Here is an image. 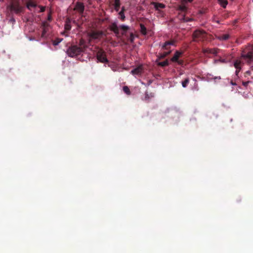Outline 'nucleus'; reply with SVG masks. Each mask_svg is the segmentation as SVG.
<instances>
[{
    "label": "nucleus",
    "instance_id": "1",
    "mask_svg": "<svg viewBox=\"0 0 253 253\" xmlns=\"http://www.w3.org/2000/svg\"><path fill=\"white\" fill-rule=\"evenodd\" d=\"M109 29L117 37H120V34L122 36L127 37V32L130 29V27L124 24L118 26L117 23L114 22L109 25Z\"/></svg>",
    "mask_w": 253,
    "mask_h": 253
},
{
    "label": "nucleus",
    "instance_id": "2",
    "mask_svg": "<svg viewBox=\"0 0 253 253\" xmlns=\"http://www.w3.org/2000/svg\"><path fill=\"white\" fill-rule=\"evenodd\" d=\"M241 57L248 64L253 65V45H249L246 47L242 51ZM251 69L253 70V65L252 66Z\"/></svg>",
    "mask_w": 253,
    "mask_h": 253
},
{
    "label": "nucleus",
    "instance_id": "3",
    "mask_svg": "<svg viewBox=\"0 0 253 253\" xmlns=\"http://www.w3.org/2000/svg\"><path fill=\"white\" fill-rule=\"evenodd\" d=\"M83 51L82 47H78V45H74L70 46L67 50V53L69 56L75 57L80 55Z\"/></svg>",
    "mask_w": 253,
    "mask_h": 253
},
{
    "label": "nucleus",
    "instance_id": "4",
    "mask_svg": "<svg viewBox=\"0 0 253 253\" xmlns=\"http://www.w3.org/2000/svg\"><path fill=\"white\" fill-rule=\"evenodd\" d=\"M206 37V33L204 30H195L192 35L193 41L194 42H199L204 40Z\"/></svg>",
    "mask_w": 253,
    "mask_h": 253
},
{
    "label": "nucleus",
    "instance_id": "5",
    "mask_svg": "<svg viewBox=\"0 0 253 253\" xmlns=\"http://www.w3.org/2000/svg\"><path fill=\"white\" fill-rule=\"evenodd\" d=\"M97 59L98 61L102 63H107L108 62V60L106 57V55L105 52L101 49H99L97 52L96 54Z\"/></svg>",
    "mask_w": 253,
    "mask_h": 253
},
{
    "label": "nucleus",
    "instance_id": "6",
    "mask_svg": "<svg viewBox=\"0 0 253 253\" xmlns=\"http://www.w3.org/2000/svg\"><path fill=\"white\" fill-rule=\"evenodd\" d=\"M103 35V32L102 31L92 30L88 33V37L93 40L100 39Z\"/></svg>",
    "mask_w": 253,
    "mask_h": 253
},
{
    "label": "nucleus",
    "instance_id": "7",
    "mask_svg": "<svg viewBox=\"0 0 253 253\" xmlns=\"http://www.w3.org/2000/svg\"><path fill=\"white\" fill-rule=\"evenodd\" d=\"M10 6L11 10L14 11L17 14L21 12L23 9V7L20 5L17 1L13 2L11 4Z\"/></svg>",
    "mask_w": 253,
    "mask_h": 253
},
{
    "label": "nucleus",
    "instance_id": "8",
    "mask_svg": "<svg viewBox=\"0 0 253 253\" xmlns=\"http://www.w3.org/2000/svg\"><path fill=\"white\" fill-rule=\"evenodd\" d=\"M74 10L78 11L80 14H82L84 10V3L79 1L76 2Z\"/></svg>",
    "mask_w": 253,
    "mask_h": 253
},
{
    "label": "nucleus",
    "instance_id": "9",
    "mask_svg": "<svg viewBox=\"0 0 253 253\" xmlns=\"http://www.w3.org/2000/svg\"><path fill=\"white\" fill-rule=\"evenodd\" d=\"M175 41L174 40H170L166 42L162 45V48L165 50L170 49V45H174Z\"/></svg>",
    "mask_w": 253,
    "mask_h": 253
},
{
    "label": "nucleus",
    "instance_id": "10",
    "mask_svg": "<svg viewBox=\"0 0 253 253\" xmlns=\"http://www.w3.org/2000/svg\"><path fill=\"white\" fill-rule=\"evenodd\" d=\"M219 49L217 48H205L203 49V51L204 53L212 54L216 55L218 53Z\"/></svg>",
    "mask_w": 253,
    "mask_h": 253
},
{
    "label": "nucleus",
    "instance_id": "11",
    "mask_svg": "<svg viewBox=\"0 0 253 253\" xmlns=\"http://www.w3.org/2000/svg\"><path fill=\"white\" fill-rule=\"evenodd\" d=\"M182 52L176 51L173 56L171 58V61L173 62L178 61L179 58L182 55Z\"/></svg>",
    "mask_w": 253,
    "mask_h": 253
},
{
    "label": "nucleus",
    "instance_id": "12",
    "mask_svg": "<svg viewBox=\"0 0 253 253\" xmlns=\"http://www.w3.org/2000/svg\"><path fill=\"white\" fill-rule=\"evenodd\" d=\"M234 65L236 69V74L238 75L241 69V61L240 60H236L234 62Z\"/></svg>",
    "mask_w": 253,
    "mask_h": 253
},
{
    "label": "nucleus",
    "instance_id": "13",
    "mask_svg": "<svg viewBox=\"0 0 253 253\" xmlns=\"http://www.w3.org/2000/svg\"><path fill=\"white\" fill-rule=\"evenodd\" d=\"M151 4L152 5H154L156 10L158 11H160L161 9H163L165 7V4L161 3L152 2Z\"/></svg>",
    "mask_w": 253,
    "mask_h": 253
},
{
    "label": "nucleus",
    "instance_id": "14",
    "mask_svg": "<svg viewBox=\"0 0 253 253\" xmlns=\"http://www.w3.org/2000/svg\"><path fill=\"white\" fill-rule=\"evenodd\" d=\"M142 66H140L133 70H132L131 71V73L133 75H139L142 72Z\"/></svg>",
    "mask_w": 253,
    "mask_h": 253
},
{
    "label": "nucleus",
    "instance_id": "15",
    "mask_svg": "<svg viewBox=\"0 0 253 253\" xmlns=\"http://www.w3.org/2000/svg\"><path fill=\"white\" fill-rule=\"evenodd\" d=\"M37 4L35 3V2L33 1V0H29L27 2L26 6L27 8L31 10L32 8H35L37 6Z\"/></svg>",
    "mask_w": 253,
    "mask_h": 253
},
{
    "label": "nucleus",
    "instance_id": "16",
    "mask_svg": "<svg viewBox=\"0 0 253 253\" xmlns=\"http://www.w3.org/2000/svg\"><path fill=\"white\" fill-rule=\"evenodd\" d=\"M78 47H82V51L84 52L85 48L86 47L85 42L83 39H81L79 42Z\"/></svg>",
    "mask_w": 253,
    "mask_h": 253
},
{
    "label": "nucleus",
    "instance_id": "17",
    "mask_svg": "<svg viewBox=\"0 0 253 253\" xmlns=\"http://www.w3.org/2000/svg\"><path fill=\"white\" fill-rule=\"evenodd\" d=\"M229 35L227 34L219 35L217 38L220 41H226L229 38Z\"/></svg>",
    "mask_w": 253,
    "mask_h": 253
},
{
    "label": "nucleus",
    "instance_id": "18",
    "mask_svg": "<svg viewBox=\"0 0 253 253\" xmlns=\"http://www.w3.org/2000/svg\"><path fill=\"white\" fill-rule=\"evenodd\" d=\"M70 22V20L69 18L66 19L64 26V28L66 31H70L71 30V25Z\"/></svg>",
    "mask_w": 253,
    "mask_h": 253
},
{
    "label": "nucleus",
    "instance_id": "19",
    "mask_svg": "<svg viewBox=\"0 0 253 253\" xmlns=\"http://www.w3.org/2000/svg\"><path fill=\"white\" fill-rule=\"evenodd\" d=\"M180 20L181 22H188L193 21V19L189 17H186L185 14L182 16L181 18H180Z\"/></svg>",
    "mask_w": 253,
    "mask_h": 253
},
{
    "label": "nucleus",
    "instance_id": "20",
    "mask_svg": "<svg viewBox=\"0 0 253 253\" xmlns=\"http://www.w3.org/2000/svg\"><path fill=\"white\" fill-rule=\"evenodd\" d=\"M120 0H115L114 2V8L116 11H118L120 7Z\"/></svg>",
    "mask_w": 253,
    "mask_h": 253
},
{
    "label": "nucleus",
    "instance_id": "21",
    "mask_svg": "<svg viewBox=\"0 0 253 253\" xmlns=\"http://www.w3.org/2000/svg\"><path fill=\"white\" fill-rule=\"evenodd\" d=\"M140 32H141V34L144 35H146L147 34L146 28L142 24H140Z\"/></svg>",
    "mask_w": 253,
    "mask_h": 253
},
{
    "label": "nucleus",
    "instance_id": "22",
    "mask_svg": "<svg viewBox=\"0 0 253 253\" xmlns=\"http://www.w3.org/2000/svg\"><path fill=\"white\" fill-rule=\"evenodd\" d=\"M157 65L161 67H165L169 65V63L168 60H166L163 62H159L157 63Z\"/></svg>",
    "mask_w": 253,
    "mask_h": 253
},
{
    "label": "nucleus",
    "instance_id": "23",
    "mask_svg": "<svg viewBox=\"0 0 253 253\" xmlns=\"http://www.w3.org/2000/svg\"><path fill=\"white\" fill-rule=\"evenodd\" d=\"M171 51H169L168 52H164L162 54H161L159 56V59H163L165 58L166 56L169 55Z\"/></svg>",
    "mask_w": 253,
    "mask_h": 253
},
{
    "label": "nucleus",
    "instance_id": "24",
    "mask_svg": "<svg viewBox=\"0 0 253 253\" xmlns=\"http://www.w3.org/2000/svg\"><path fill=\"white\" fill-rule=\"evenodd\" d=\"M153 96L154 95L152 93H149L147 91H146L145 93V100H148Z\"/></svg>",
    "mask_w": 253,
    "mask_h": 253
},
{
    "label": "nucleus",
    "instance_id": "25",
    "mask_svg": "<svg viewBox=\"0 0 253 253\" xmlns=\"http://www.w3.org/2000/svg\"><path fill=\"white\" fill-rule=\"evenodd\" d=\"M189 83V79L188 78H186L182 82L181 84L183 87H186Z\"/></svg>",
    "mask_w": 253,
    "mask_h": 253
},
{
    "label": "nucleus",
    "instance_id": "26",
    "mask_svg": "<svg viewBox=\"0 0 253 253\" xmlns=\"http://www.w3.org/2000/svg\"><path fill=\"white\" fill-rule=\"evenodd\" d=\"M219 3L223 8H225L227 4H228V1L227 0H219Z\"/></svg>",
    "mask_w": 253,
    "mask_h": 253
},
{
    "label": "nucleus",
    "instance_id": "27",
    "mask_svg": "<svg viewBox=\"0 0 253 253\" xmlns=\"http://www.w3.org/2000/svg\"><path fill=\"white\" fill-rule=\"evenodd\" d=\"M123 89L124 92L126 93L127 95H130L131 94V92L128 86H124Z\"/></svg>",
    "mask_w": 253,
    "mask_h": 253
},
{
    "label": "nucleus",
    "instance_id": "28",
    "mask_svg": "<svg viewBox=\"0 0 253 253\" xmlns=\"http://www.w3.org/2000/svg\"><path fill=\"white\" fill-rule=\"evenodd\" d=\"M119 18L122 21H124L126 18V16L125 15L124 12L123 11H120L119 13Z\"/></svg>",
    "mask_w": 253,
    "mask_h": 253
},
{
    "label": "nucleus",
    "instance_id": "29",
    "mask_svg": "<svg viewBox=\"0 0 253 253\" xmlns=\"http://www.w3.org/2000/svg\"><path fill=\"white\" fill-rule=\"evenodd\" d=\"M128 38V40L131 42H133L134 40V35L133 33L131 32L130 33L129 36L126 37Z\"/></svg>",
    "mask_w": 253,
    "mask_h": 253
},
{
    "label": "nucleus",
    "instance_id": "30",
    "mask_svg": "<svg viewBox=\"0 0 253 253\" xmlns=\"http://www.w3.org/2000/svg\"><path fill=\"white\" fill-rule=\"evenodd\" d=\"M61 41L62 39H57L53 41V44L54 45H57L61 42Z\"/></svg>",
    "mask_w": 253,
    "mask_h": 253
},
{
    "label": "nucleus",
    "instance_id": "31",
    "mask_svg": "<svg viewBox=\"0 0 253 253\" xmlns=\"http://www.w3.org/2000/svg\"><path fill=\"white\" fill-rule=\"evenodd\" d=\"M48 25H49L45 21L42 23V28L47 29V27L48 26Z\"/></svg>",
    "mask_w": 253,
    "mask_h": 253
},
{
    "label": "nucleus",
    "instance_id": "32",
    "mask_svg": "<svg viewBox=\"0 0 253 253\" xmlns=\"http://www.w3.org/2000/svg\"><path fill=\"white\" fill-rule=\"evenodd\" d=\"M218 62H220L221 63H225V60L224 59L220 58V59H219L218 60H214V63H217Z\"/></svg>",
    "mask_w": 253,
    "mask_h": 253
},
{
    "label": "nucleus",
    "instance_id": "33",
    "mask_svg": "<svg viewBox=\"0 0 253 253\" xmlns=\"http://www.w3.org/2000/svg\"><path fill=\"white\" fill-rule=\"evenodd\" d=\"M47 32V29L45 28H42V37H44L46 33Z\"/></svg>",
    "mask_w": 253,
    "mask_h": 253
},
{
    "label": "nucleus",
    "instance_id": "34",
    "mask_svg": "<svg viewBox=\"0 0 253 253\" xmlns=\"http://www.w3.org/2000/svg\"><path fill=\"white\" fill-rule=\"evenodd\" d=\"M251 83V81H247V82H243L242 84L245 86L247 87L249 83Z\"/></svg>",
    "mask_w": 253,
    "mask_h": 253
},
{
    "label": "nucleus",
    "instance_id": "35",
    "mask_svg": "<svg viewBox=\"0 0 253 253\" xmlns=\"http://www.w3.org/2000/svg\"><path fill=\"white\" fill-rule=\"evenodd\" d=\"M245 77H247L248 76H250L251 75V71H247L245 73Z\"/></svg>",
    "mask_w": 253,
    "mask_h": 253
},
{
    "label": "nucleus",
    "instance_id": "36",
    "mask_svg": "<svg viewBox=\"0 0 253 253\" xmlns=\"http://www.w3.org/2000/svg\"><path fill=\"white\" fill-rule=\"evenodd\" d=\"M39 7L40 8V12H42L45 11V7L42 6H39Z\"/></svg>",
    "mask_w": 253,
    "mask_h": 253
},
{
    "label": "nucleus",
    "instance_id": "37",
    "mask_svg": "<svg viewBox=\"0 0 253 253\" xmlns=\"http://www.w3.org/2000/svg\"><path fill=\"white\" fill-rule=\"evenodd\" d=\"M179 65H182L183 64V61L182 60H178V61H176Z\"/></svg>",
    "mask_w": 253,
    "mask_h": 253
},
{
    "label": "nucleus",
    "instance_id": "38",
    "mask_svg": "<svg viewBox=\"0 0 253 253\" xmlns=\"http://www.w3.org/2000/svg\"><path fill=\"white\" fill-rule=\"evenodd\" d=\"M51 19H52V18H51V15H50V14H48V17H47V20H48V21H51Z\"/></svg>",
    "mask_w": 253,
    "mask_h": 253
},
{
    "label": "nucleus",
    "instance_id": "39",
    "mask_svg": "<svg viewBox=\"0 0 253 253\" xmlns=\"http://www.w3.org/2000/svg\"><path fill=\"white\" fill-rule=\"evenodd\" d=\"M125 8L123 6L122 7L121 10L120 11H123V12H125Z\"/></svg>",
    "mask_w": 253,
    "mask_h": 253
},
{
    "label": "nucleus",
    "instance_id": "40",
    "mask_svg": "<svg viewBox=\"0 0 253 253\" xmlns=\"http://www.w3.org/2000/svg\"><path fill=\"white\" fill-rule=\"evenodd\" d=\"M213 79H214V80H215V79L220 80V79H221V78H220V76H218V77H214V78H213Z\"/></svg>",
    "mask_w": 253,
    "mask_h": 253
}]
</instances>
